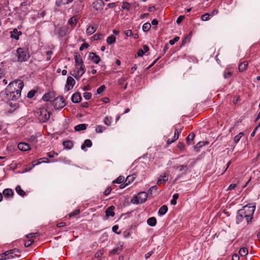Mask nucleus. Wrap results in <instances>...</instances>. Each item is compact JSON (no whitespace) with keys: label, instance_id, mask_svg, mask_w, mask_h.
Segmentation results:
<instances>
[{"label":"nucleus","instance_id":"24","mask_svg":"<svg viewBox=\"0 0 260 260\" xmlns=\"http://www.w3.org/2000/svg\"><path fill=\"white\" fill-rule=\"evenodd\" d=\"M96 29L95 26H89L86 29V33L88 35H91L93 34Z\"/></svg>","mask_w":260,"mask_h":260},{"label":"nucleus","instance_id":"47","mask_svg":"<svg viewBox=\"0 0 260 260\" xmlns=\"http://www.w3.org/2000/svg\"><path fill=\"white\" fill-rule=\"evenodd\" d=\"M179 40V37H175V38L173 40H171L169 41V43L171 45H174L176 42L178 41Z\"/></svg>","mask_w":260,"mask_h":260},{"label":"nucleus","instance_id":"12","mask_svg":"<svg viewBox=\"0 0 260 260\" xmlns=\"http://www.w3.org/2000/svg\"><path fill=\"white\" fill-rule=\"evenodd\" d=\"M75 59L76 69H78L79 66H81L82 65H84L83 63L82 59L80 55H77V54L75 56Z\"/></svg>","mask_w":260,"mask_h":260},{"label":"nucleus","instance_id":"11","mask_svg":"<svg viewBox=\"0 0 260 260\" xmlns=\"http://www.w3.org/2000/svg\"><path fill=\"white\" fill-rule=\"evenodd\" d=\"M3 194L4 198L7 199L12 198L14 195L13 191L10 188H6L3 190Z\"/></svg>","mask_w":260,"mask_h":260},{"label":"nucleus","instance_id":"2","mask_svg":"<svg viewBox=\"0 0 260 260\" xmlns=\"http://www.w3.org/2000/svg\"><path fill=\"white\" fill-rule=\"evenodd\" d=\"M23 86V82L21 80H17L10 83L7 87V88H8V89L14 90L15 92L21 93Z\"/></svg>","mask_w":260,"mask_h":260},{"label":"nucleus","instance_id":"38","mask_svg":"<svg viewBox=\"0 0 260 260\" xmlns=\"http://www.w3.org/2000/svg\"><path fill=\"white\" fill-rule=\"evenodd\" d=\"M210 16L209 13H206L202 16L201 19L203 21H207L210 19Z\"/></svg>","mask_w":260,"mask_h":260},{"label":"nucleus","instance_id":"19","mask_svg":"<svg viewBox=\"0 0 260 260\" xmlns=\"http://www.w3.org/2000/svg\"><path fill=\"white\" fill-rule=\"evenodd\" d=\"M21 35V31H18L17 29H14L13 31L11 32V37L16 40H18L19 36Z\"/></svg>","mask_w":260,"mask_h":260},{"label":"nucleus","instance_id":"27","mask_svg":"<svg viewBox=\"0 0 260 260\" xmlns=\"http://www.w3.org/2000/svg\"><path fill=\"white\" fill-rule=\"evenodd\" d=\"M168 211V207L166 205L162 206L158 211V213L160 215L165 214Z\"/></svg>","mask_w":260,"mask_h":260},{"label":"nucleus","instance_id":"44","mask_svg":"<svg viewBox=\"0 0 260 260\" xmlns=\"http://www.w3.org/2000/svg\"><path fill=\"white\" fill-rule=\"evenodd\" d=\"M70 75L74 77L77 80H79L80 79L79 77H78L79 75L77 74V72L75 70L70 72Z\"/></svg>","mask_w":260,"mask_h":260},{"label":"nucleus","instance_id":"32","mask_svg":"<svg viewBox=\"0 0 260 260\" xmlns=\"http://www.w3.org/2000/svg\"><path fill=\"white\" fill-rule=\"evenodd\" d=\"M151 27V24L149 22L145 23L143 24L142 29L144 31H147Z\"/></svg>","mask_w":260,"mask_h":260},{"label":"nucleus","instance_id":"4","mask_svg":"<svg viewBox=\"0 0 260 260\" xmlns=\"http://www.w3.org/2000/svg\"><path fill=\"white\" fill-rule=\"evenodd\" d=\"M5 98L7 100L15 101L18 100L21 95V93L15 92L14 90L5 89Z\"/></svg>","mask_w":260,"mask_h":260},{"label":"nucleus","instance_id":"25","mask_svg":"<svg viewBox=\"0 0 260 260\" xmlns=\"http://www.w3.org/2000/svg\"><path fill=\"white\" fill-rule=\"evenodd\" d=\"M247 66H248L247 62L244 61V62H241L239 66V71L243 72V71H245L246 69Z\"/></svg>","mask_w":260,"mask_h":260},{"label":"nucleus","instance_id":"10","mask_svg":"<svg viewBox=\"0 0 260 260\" xmlns=\"http://www.w3.org/2000/svg\"><path fill=\"white\" fill-rule=\"evenodd\" d=\"M75 84V80L71 76L68 77L67 80V83L66 88L68 91L73 88Z\"/></svg>","mask_w":260,"mask_h":260},{"label":"nucleus","instance_id":"60","mask_svg":"<svg viewBox=\"0 0 260 260\" xmlns=\"http://www.w3.org/2000/svg\"><path fill=\"white\" fill-rule=\"evenodd\" d=\"M183 18H184V16H180L177 18V20H176V23H177V24H179V23H180L182 22V21L183 20Z\"/></svg>","mask_w":260,"mask_h":260},{"label":"nucleus","instance_id":"48","mask_svg":"<svg viewBox=\"0 0 260 260\" xmlns=\"http://www.w3.org/2000/svg\"><path fill=\"white\" fill-rule=\"evenodd\" d=\"M79 213H80V210L79 209H76L75 211H74L73 212H72L71 213H70L69 216L70 217L74 216H75L76 215L78 214Z\"/></svg>","mask_w":260,"mask_h":260},{"label":"nucleus","instance_id":"51","mask_svg":"<svg viewBox=\"0 0 260 260\" xmlns=\"http://www.w3.org/2000/svg\"><path fill=\"white\" fill-rule=\"evenodd\" d=\"M64 146H72L73 145V142L71 141H66L63 143Z\"/></svg>","mask_w":260,"mask_h":260},{"label":"nucleus","instance_id":"39","mask_svg":"<svg viewBox=\"0 0 260 260\" xmlns=\"http://www.w3.org/2000/svg\"><path fill=\"white\" fill-rule=\"evenodd\" d=\"M38 235V233H32L26 235V238L29 239H32V238L36 237Z\"/></svg>","mask_w":260,"mask_h":260},{"label":"nucleus","instance_id":"6","mask_svg":"<svg viewBox=\"0 0 260 260\" xmlns=\"http://www.w3.org/2000/svg\"><path fill=\"white\" fill-rule=\"evenodd\" d=\"M148 194L145 192H140L137 196L135 197V199L132 200V202L134 204H139L144 203L147 198Z\"/></svg>","mask_w":260,"mask_h":260},{"label":"nucleus","instance_id":"49","mask_svg":"<svg viewBox=\"0 0 260 260\" xmlns=\"http://www.w3.org/2000/svg\"><path fill=\"white\" fill-rule=\"evenodd\" d=\"M83 96L86 100H89L91 97V94L90 92H85L83 94Z\"/></svg>","mask_w":260,"mask_h":260},{"label":"nucleus","instance_id":"55","mask_svg":"<svg viewBox=\"0 0 260 260\" xmlns=\"http://www.w3.org/2000/svg\"><path fill=\"white\" fill-rule=\"evenodd\" d=\"M111 190H112V189H111V188L110 187H108V188H107L105 189V191H104V194H105V196H108V195H109V193L111 192Z\"/></svg>","mask_w":260,"mask_h":260},{"label":"nucleus","instance_id":"57","mask_svg":"<svg viewBox=\"0 0 260 260\" xmlns=\"http://www.w3.org/2000/svg\"><path fill=\"white\" fill-rule=\"evenodd\" d=\"M237 186V184H236V183H232V184L230 185V186H229L228 189V190H232V189H233L235 188H236Z\"/></svg>","mask_w":260,"mask_h":260},{"label":"nucleus","instance_id":"42","mask_svg":"<svg viewBox=\"0 0 260 260\" xmlns=\"http://www.w3.org/2000/svg\"><path fill=\"white\" fill-rule=\"evenodd\" d=\"M134 177L133 176H128L127 177L125 180L126 185H128L131 181H133Z\"/></svg>","mask_w":260,"mask_h":260},{"label":"nucleus","instance_id":"3","mask_svg":"<svg viewBox=\"0 0 260 260\" xmlns=\"http://www.w3.org/2000/svg\"><path fill=\"white\" fill-rule=\"evenodd\" d=\"M37 114L40 121L42 122H46L50 117V112L44 108H40L37 111Z\"/></svg>","mask_w":260,"mask_h":260},{"label":"nucleus","instance_id":"22","mask_svg":"<svg viewBox=\"0 0 260 260\" xmlns=\"http://www.w3.org/2000/svg\"><path fill=\"white\" fill-rule=\"evenodd\" d=\"M194 134L193 133H190L186 138L187 144L188 145H192V141L194 138Z\"/></svg>","mask_w":260,"mask_h":260},{"label":"nucleus","instance_id":"20","mask_svg":"<svg viewBox=\"0 0 260 260\" xmlns=\"http://www.w3.org/2000/svg\"><path fill=\"white\" fill-rule=\"evenodd\" d=\"M168 176L166 175H164L162 176H160L158 178V179L157 181V184L159 185L161 184L162 183L166 182L167 181H168Z\"/></svg>","mask_w":260,"mask_h":260},{"label":"nucleus","instance_id":"17","mask_svg":"<svg viewBox=\"0 0 260 260\" xmlns=\"http://www.w3.org/2000/svg\"><path fill=\"white\" fill-rule=\"evenodd\" d=\"M77 69V74L79 75L78 77H80L85 73L86 69L84 65H82L78 67V69Z\"/></svg>","mask_w":260,"mask_h":260},{"label":"nucleus","instance_id":"7","mask_svg":"<svg viewBox=\"0 0 260 260\" xmlns=\"http://www.w3.org/2000/svg\"><path fill=\"white\" fill-rule=\"evenodd\" d=\"M53 105L55 109H58L65 106L66 104L62 96H58L53 100Z\"/></svg>","mask_w":260,"mask_h":260},{"label":"nucleus","instance_id":"40","mask_svg":"<svg viewBox=\"0 0 260 260\" xmlns=\"http://www.w3.org/2000/svg\"><path fill=\"white\" fill-rule=\"evenodd\" d=\"M106 89V86L104 85L101 86L99 88H98L96 92L98 94H101L102 92H103Z\"/></svg>","mask_w":260,"mask_h":260},{"label":"nucleus","instance_id":"13","mask_svg":"<svg viewBox=\"0 0 260 260\" xmlns=\"http://www.w3.org/2000/svg\"><path fill=\"white\" fill-rule=\"evenodd\" d=\"M180 132L176 128H175L174 138L172 139H169L167 141V144L170 145L178 139Z\"/></svg>","mask_w":260,"mask_h":260},{"label":"nucleus","instance_id":"15","mask_svg":"<svg viewBox=\"0 0 260 260\" xmlns=\"http://www.w3.org/2000/svg\"><path fill=\"white\" fill-rule=\"evenodd\" d=\"M104 4L102 1H97L93 3V7L96 10L102 9Z\"/></svg>","mask_w":260,"mask_h":260},{"label":"nucleus","instance_id":"50","mask_svg":"<svg viewBox=\"0 0 260 260\" xmlns=\"http://www.w3.org/2000/svg\"><path fill=\"white\" fill-rule=\"evenodd\" d=\"M119 229V226L118 225H115L112 227V231L114 233H116L117 234H120V232H118L117 230Z\"/></svg>","mask_w":260,"mask_h":260},{"label":"nucleus","instance_id":"46","mask_svg":"<svg viewBox=\"0 0 260 260\" xmlns=\"http://www.w3.org/2000/svg\"><path fill=\"white\" fill-rule=\"evenodd\" d=\"M122 8L124 9L129 10L130 9V5L126 2L123 3Z\"/></svg>","mask_w":260,"mask_h":260},{"label":"nucleus","instance_id":"64","mask_svg":"<svg viewBox=\"0 0 260 260\" xmlns=\"http://www.w3.org/2000/svg\"><path fill=\"white\" fill-rule=\"evenodd\" d=\"M239 256L238 254H234L232 257V260H239Z\"/></svg>","mask_w":260,"mask_h":260},{"label":"nucleus","instance_id":"8","mask_svg":"<svg viewBox=\"0 0 260 260\" xmlns=\"http://www.w3.org/2000/svg\"><path fill=\"white\" fill-rule=\"evenodd\" d=\"M18 256V254L13 255L12 250H10L6 251L4 253L0 254V260H5L7 259L13 258Z\"/></svg>","mask_w":260,"mask_h":260},{"label":"nucleus","instance_id":"30","mask_svg":"<svg viewBox=\"0 0 260 260\" xmlns=\"http://www.w3.org/2000/svg\"><path fill=\"white\" fill-rule=\"evenodd\" d=\"M116 41V38L113 36H109L107 39V42L108 44L111 45L115 43Z\"/></svg>","mask_w":260,"mask_h":260},{"label":"nucleus","instance_id":"26","mask_svg":"<svg viewBox=\"0 0 260 260\" xmlns=\"http://www.w3.org/2000/svg\"><path fill=\"white\" fill-rule=\"evenodd\" d=\"M86 124H80L75 127V129L76 131H83L86 128Z\"/></svg>","mask_w":260,"mask_h":260},{"label":"nucleus","instance_id":"36","mask_svg":"<svg viewBox=\"0 0 260 260\" xmlns=\"http://www.w3.org/2000/svg\"><path fill=\"white\" fill-rule=\"evenodd\" d=\"M186 167L187 166L186 165H179V166L177 167V169L179 170V171L180 172H182V171H184V174H186Z\"/></svg>","mask_w":260,"mask_h":260},{"label":"nucleus","instance_id":"58","mask_svg":"<svg viewBox=\"0 0 260 260\" xmlns=\"http://www.w3.org/2000/svg\"><path fill=\"white\" fill-rule=\"evenodd\" d=\"M52 54V52L51 51H48L46 53L47 55V60H49L51 59V56Z\"/></svg>","mask_w":260,"mask_h":260},{"label":"nucleus","instance_id":"41","mask_svg":"<svg viewBox=\"0 0 260 260\" xmlns=\"http://www.w3.org/2000/svg\"><path fill=\"white\" fill-rule=\"evenodd\" d=\"M91 141L90 140L87 139L84 141V144H83L81 146H91Z\"/></svg>","mask_w":260,"mask_h":260},{"label":"nucleus","instance_id":"34","mask_svg":"<svg viewBox=\"0 0 260 260\" xmlns=\"http://www.w3.org/2000/svg\"><path fill=\"white\" fill-rule=\"evenodd\" d=\"M77 22V18L75 17L71 18L69 20V23L71 25H75Z\"/></svg>","mask_w":260,"mask_h":260},{"label":"nucleus","instance_id":"63","mask_svg":"<svg viewBox=\"0 0 260 260\" xmlns=\"http://www.w3.org/2000/svg\"><path fill=\"white\" fill-rule=\"evenodd\" d=\"M124 34L126 36H131L132 34V31L131 30H126L124 31Z\"/></svg>","mask_w":260,"mask_h":260},{"label":"nucleus","instance_id":"59","mask_svg":"<svg viewBox=\"0 0 260 260\" xmlns=\"http://www.w3.org/2000/svg\"><path fill=\"white\" fill-rule=\"evenodd\" d=\"M102 37V35L101 34H97V35H94L93 36V38H94V40H98L101 39Z\"/></svg>","mask_w":260,"mask_h":260},{"label":"nucleus","instance_id":"23","mask_svg":"<svg viewBox=\"0 0 260 260\" xmlns=\"http://www.w3.org/2000/svg\"><path fill=\"white\" fill-rule=\"evenodd\" d=\"M42 158L35 160L33 162V164L32 165H30V166H28V167L25 168L26 171H29L31 170L35 166L38 165L40 164L42 162L40 161V160H41Z\"/></svg>","mask_w":260,"mask_h":260},{"label":"nucleus","instance_id":"62","mask_svg":"<svg viewBox=\"0 0 260 260\" xmlns=\"http://www.w3.org/2000/svg\"><path fill=\"white\" fill-rule=\"evenodd\" d=\"M208 144L207 143V142H199L197 144V146H200V147H201V146H203L204 145H208Z\"/></svg>","mask_w":260,"mask_h":260},{"label":"nucleus","instance_id":"61","mask_svg":"<svg viewBox=\"0 0 260 260\" xmlns=\"http://www.w3.org/2000/svg\"><path fill=\"white\" fill-rule=\"evenodd\" d=\"M11 250L12 251V253L13 254V255L17 254V253H19L20 252L19 250L17 248H14L13 249H11Z\"/></svg>","mask_w":260,"mask_h":260},{"label":"nucleus","instance_id":"5","mask_svg":"<svg viewBox=\"0 0 260 260\" xmlns=\"http://www.w3.org/2000/svg\"><path fill=\"white\" fill-rule=\"evenodd\" d=\"M18 60L19 61H25L30 57L27 51L23 48H19L17 50Z\"/></svg>","mask_w":260,"mask_h":260},{"label":"nucleus","instance_id":"33","mask_svg":"<svg viewBox=\"0 0 260 260\" xmlns=\"http://www.w3.org/2000/svg\"><path fill=\"white\" fill-rule=\"evenodd\" d=\"M106 129V128L101 125H98L95 128V131L98 133H102Z\"/></svg>","mask_w":260,"mask_h":260},{"label":"nucleus","instance_id":"31","mask_svg":"<svg viewBox=\"0 0 260 260\" xmlns=\"http://www.w3.org/2000/svg\"><path fill=\"white\" fill-rule=\"evenodd\" d=\"M52 94L51 93H48L44 95L43 96V99L45 101H52Z\"/></svg>","mask_w":260,"mask_h":260},{"label":"nucleus","instance_id":"56","mask_svg":"<svg viewBox=\"0 0 260 260\" xmlns=\"http://www.w3.org/2000/svg\"><path fill=\"white\" fill-rule=\"evenodd\" d=\"M103 254V251L102 250H99L95 253V256L96 257H100L102 256Z\"/></svg>","mask_w":260,"mask_h":260},{"label":"nucleus","instance_id":"43","mask_svg":"<svg viewBox=\"0 0 260 260\" xmlns=\"http://www.w3.org/2000/svg\"><path fill=\"white\" fill-rule=\"evenodd\" d=\"M34 243V240L29 239L25 242L24 245L26 247H29Z\"/></svg>","mask_w":260,"mask_h":260},{"label":"nucleus","instance_id":"1","mask_svg":"<svg viewBox=\"0 0 260 260\" xmlns=\"http://www.w3.org/2000/svg\"><path fill=\"white\" fill-rule=\"evenodd\" d=\"M255 205L249 206L247 205L243 207L242 209L239 210L236 216V223L237 224L242 222L244 219L247 223L251 221L253 218V215L255 210Z\"/></svg>","mask_w":260,"mask_h":260},{"label":"nucleus","instance_id":"14","mask_svg":"<svg viewBox=\"0 0 260 260\" xmlns=\"http://www.w3.org/2000/svg\"><path fill=\"white\" fill-rule=\"evenodd\" d=\"M115 207L113 206H111L108 207L106 210V215L107 217L111 216L113 217L115 215L114 210Z\"/></svg>","mask_w":260,"mask_h":260},{"label":"nucleus","instance_id":"35","mask_svg":"<svg viewBox=\"0 0 260 260\" xmlns=\"http://www.w3.org/2000/svg\"><path fill=\"white\" fill-rule=\"evenodd\" d=\"M157 189V187L156 185H154V186L151 187L149 189V190L148 191V194H150L151 196H153V195L155 196V193H153V191H156Z\"/></svg>","mask_w":260,"mask_h":260},{"label":"nucleus","instance_id":"21","mask_svg":"<svg viewBox=\"0 0 260 260\" xmlns=\"http://www.w3.org/2000/svg\"><path fill=\"white\" fill-rule=\"evenodd\" d=\"M148 224L151 226H154L156 223V219L154 217H151L147 219Z\"/></svg>","mask_w":260,"mask_h":260},{"label":"nucleus","instance_id":"18","mask_svg":"<svg viewBox=\"0 0 260 260\" xmlns=\"http://www.w3.org/2000/svg\"><path fill=\"white\" fill-rule=\"evenodd\" d=\"M89 57H90L91 60H92L96 64H98L101 60L100 57L93 52L90 53Z\"/></svg>","mask_w":260,"mask_h":260},{"label":"nucleus","instance_id":"37","mask_svg":"<svg viewBox=\"0 0 260 260\" xmlns=\"http://www.w3.org/2000/svg\"><path fill=\"white\" fill-rule=\"evenodd\" d=\"M124 180V177L121 176H120L118 177L115 181H114V183H122Z\"/></svg>","mask_w":260,"mask_h":260},{"label":"nucleus","instance_id":"16","mask_svg":"<svg viewBox=\"0 0 260 260\" xmlns=\"http://www.w3.org/2000/svg\"><path fill=\"white\" fill-rule=\"evenodd\" d=\"M81 96L79 92H76L72 95V101L73 103H77L80 102Z\"/></svg>","mask_w":260,"mask_h":260},{"label":"nucleus","instance_id":"53","mask_svg":"<svg viewBox=\"0 0 260 260\" xmlns=\"http://www.w3.org/2000/svg\"><path fill=\"white\" fill-rule=\"evenodd\" d=\"M47 155L48 156L50 157V158H52L55 155H57V153H55V152H53V151H52V152H48L47 153Z\"/></svg>","mask_w":260,"mask_h":260},{"label":"nucleus","instance_id":"54","mask_svg":"<svg viewBox=\"0 0 260 260\" xmlns=\"http://www.w3.org/2000/svg\"><path fill=\"white\" fill-rule=\"evenodd\" d=\"M89 45L87 43H83L82 44L81 47H80V50L82 51L84 48H87Z\"/></svg>","mask_w":260,"mask_h":260},{"label":"nucleus","instance_id":"28","mask_svg":"<svg viewBox=\"0 0 260 260\" xmlns=\"http://www.w3.org/2000/svg\"><path fill=\"white\" fill-rule=\"evenodd\" d=\"M239 253L241 256H244L248 254V251L247 248L243 247L239 250Z\"/></svg>","mask_w":260,"mask_h":260},{"label":"nucleus","instance_id":"52","mask_svg":"<svg viewBox=\"0 0 260 260\" xmlns=\"http://www.w3.org/2000/svg\"><path fill=\"white\" fill-rule=\"evenodd\" d=\"M35 93H36V92H35V91H34V90H31V91H30L28 93V94H27V97H28V98H32V97L35 95Z\"/></svg>","mask_w":260,"mask_h":260},{"label":"nucleus","instance_id":"9","mask_svg":"<svg viewBox=\"0 0 260 260\" xmlns=\"http://www.w3.org/2000/svg\"><path fill=\"white\" fill-rule=\"evenodd\" d=\"M240 140H241V143L239 144L240 145H246L247 144L245 143L246 138L243 137V133L242 132L240 133L238 135H236L234 137V141L235 144H237L238 142H240Z\"/></svg>","mask_w":260,"mask_h":260},{"label":"nucleus","instance_id":"45","mask_svg":"<svg viewBox=\"0 0 260 260\" xmlns=\"http://www.w3.org/2000/svg\"><path fill=\"white\" fill-rule=\"evenodd\" d=\"M104 122L105 124L107 125H110L111 118H109L108 117H106L104 119Z\"/></svg>","mask_w":260,"mask_h":260},{"label":"nucleus","instance_id":"29","mask_svg":"<svg viewBox=\"0 0 260 260\" xmlns=\"http://www.w3.org/2000/svg\"><path fill=\"white\" fill-rule=\"evenodd\" d=\"M16 191L20 196L22 197H24L25 196V192L24 190H23L20 186H17L16 187Z\"/></svg>","mask_w":260,"mask_h":260}]
</instances>
